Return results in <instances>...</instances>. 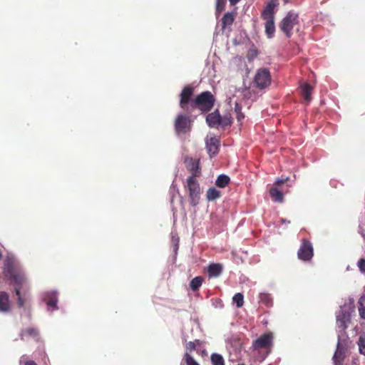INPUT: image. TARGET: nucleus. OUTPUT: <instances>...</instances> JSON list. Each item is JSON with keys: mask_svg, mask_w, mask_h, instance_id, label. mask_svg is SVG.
Returning <instances> with one entry per match:
<instances>
[{"mask_svg": "<svg viewBox=\"0 0 365 365\" xmlns=\"http://www.w3.org/2000/svg\"><path fill=\"white\" fill-rule=\"evenodd\" d=\"M215 102V97L210 91L202 92L190 103V111L197 108L202 113L209 112L213 108Z\"/></svg>", "mask_w": 365, "mask_h": 365, "instance_id": "nucleus-2", "label": "nucleus"}, {"mask_svg": "<svg viewBox=\"0 0 365 365\" xmlns=\"http://www.w3.org/2000/svg\"><path fill=\"white\" fill-rule=\"evenodd\" d=\"M240 0H230V3L231 5L234 6L237 4Z\"/></svg>", "mask_w": 365, "mask_h": 365, "instance_id": "nucleus-39", "label": "nucleus"}, {"mask_svg": "<svg viewBox=\"0 0 365 365\" xmlns=\"http://www.w3.org/2000/svg\"><path fill=\"white\" fill-rule=\"evenodd\" d=\"M277 0H271L264 7L262 12V19H274V9L278 6Z\"/></svg>", "mask_w": 365, "mask_h": 365, "instance_id": "nucleus-11", "label": "nucleus"}, {"mask_svg": "<svg viewBox=\"0 0 365 365\" xmlns=\"http://www.w3.org/2000/svg\"><path fill=\"white\" fill-rule=\"evenodd\" d=\"M225 0H216V11L220 13L225 9Z\"/></svg>", "mask_w": 365, "mask_h": 365, "instance_id": "nucleus-33", "label": "nucleus"}, {"mask_svg": "<svg viewBox=\"0 0 365 365\" xmlns=\"http://www.w3.org/2000/svg\"><path fill=\"white\" fill-rule=\"evenodd\" d=\"M264 20L265 21L264 31H265L266 36L268 38H272L274 36V32H275L274 19H264Z\"/></svg>", "mask_w": 365, "mask_h": 365, "instance_id": "nucleus-17", "label": "nucleus"}, {"mask_svg": "<svg viewBox=\"0 0 365 365\" xmlns=\"http://www.w3.org/2000/svg\"><path fill=\"white\" fill-rule=\"evenodd\" d=\"M220 197V192L215 187L209 188L207 191V198L208 200H215Z\"/></svg>", "mask_w": 365, "mask_h": 365, "instance_id": "nucleus-25", "label": "nucleus"}, {"mask_svg": "<svg viewBox=\"0 0 365 365\" xmlns=\"http://www.w3.org/2000/svg\"><path fill=\"white\" fill-rule=\"evenodd\" d=\"M200 344V340L196 339L194 341H189L186 344V349L190 351H192L195 349L196 345Z\"/></svg>", "mask_w": 365, "mask_h": 365, "instance_id": "nucleus-34", "label": "nucleus"}, {"mask_svg": "<svg viewBox=\"0 0 365 365\" xmlns=\"http://www.w3.org/2000/svg\"><path fill=\"white\" fill-rule=\"evenodd\" d=\"M290 1L291 0H283L284 4H287V3L290 2Z\"/></svg>", "mask_w": 365, "mask_h": 365, "instance_id": "nucleus-40", "label": "nucleus"}, {"mask_svg": "<svg viewBox=\"0 0 365 365\" xmlns=\"http://www.w3.org/2000/svg\"><path fill=\"white\" fill-rule=\"evenodd\" d=\"M220 125L223 127H226L228 125H230L232 123V117L230 114L225 115L224 116L220 117Z\"/></svg>", "mask_w": 365, "mask_h": 365, "instance_id": "nucleus-30", "label": "nucleus"}, {"mask_svg": "<svg viewBox=\"0 0 365 365\" xmlns=\"http://www.w3.org/2000/svg\"><path fill=\"white\" fill-rule=\"evenodd\" d=\"M185 359L187 365H200L189 354H185Z\"/></svg>", "mask_w": 365, "mask_h": 365, "instance_id": "nucleus-32", "label": "nucleus"}, {"mask_svg": "<svg viewBox=\"0 0 365 365\" xmlns=\"http://www.w3.org/2000/svg\"><path fill=\"white\" fill-rule=\"evenodd\" d=\"M237 120L240 121L242 118H244V115L240 112L238 113V115H237Z\"/></svg>", "mask_w": 365, "mask_h": 365, "instance_id": "nucleus-38", "label": "nucleus"}, {"mask_svg": "<svg viewBox=\"0 0 365 365\" xmlns=\"http://www.w3.org/2000/svg\"><path fill=\"white\" fill-rule=\"evenodd\" d=\"M271 74L269 69L262 68L257 71L254 80L253 84L255 87L258 89H264L271 84Z\"/></svg>", "mask_w": 365, "mask_h": 365, "instance_id": "nucleus-6", "label": "nucleus"}, {"mask_svg": "<svg viewBox=\"0 0 365 365\" xmlns=\"http://www.w3.org/2000/svg\"><path fill=\"white\" fill-rule=\"evenodd\" d=\"M19 363L20 365H37L34 361L26 359L24 355L21 357Z\"/></svg>", "mask_w": 365, "mask_h": 365, "instance_id": "nucleus-35", "label": "nucleus"}, {"mask_svg": "<svg viewBox=\"0 0 365 365\" xmlns=\"http://www.w3.org/2000/svg\"><path fill=\"white\" fill-rule=\"evenodd\" d=\"M344 358V351L342 349L337 348L333 356L334 364L342 365Z\"/></svg>", "mask_w": 365, "mask_h": 365, "instance_id": "nucleus-22", "label": "nucleus"}, {"mask_svg": "<svg viewBox=\"0 0 365 365\" xmlns=\"http://www.w3.org/2000/svg\"><path fill=\"white\" fill-rule=\"evenodd\" d=\"M230 181V178L226 175H220L217 177L215 184L219 187H226Z\"/></svg>", "mask_w": 365, "mask_h": 365, "instance_id": "nucleus-24", "label": "nucleus"}, {"mask_svg": "<svg viewBox=\"0 0 365 365\" xmlns=\"http://www.w3.org/2000/svg\"><path fill=\"white\" fill-rule=\"evenodd\" d=\"M233 302L236 304L237 307H242L244 304V297L241 293H237L232 297Z\"/></svg>", "mask_w": 365, "mask_h": 365, "instance_id": "nucleus-29", "label": "nucleus"}, {"mask_svg": "<svg viewBox=\"0 0 365 365\" xmlns=\"http://www.w3.org/2000/svg\"><path fill=\"white\" fill-rule=\"evenodd\" d=\"M222 265L220 263H212L207 267V273L210 277H217L222 272Z\"/></svg>", "mask_w": 365, "mask_h": 365, "instance_id": "nucleus-15", "label": "nucleus"}, {"mask_svg": "<svg viewBox=\"0 0 365 365\" xmlns=\"http://www.w3.org/2000/svg\"><path fill=\"white\" fill-rule=\"evenodd\" d=\"M3 274L11 284H15L14 292L17 297L18 307H26L30 301V295L26 292H21L26 277L19 263L14 257H7L4 260Z\"/></svg>", "mask_w": 365, "mask_h": 365, "instance_id": "nucleus-1", "label": "nucleus"}, {"mask_svg": "<svg viewBox=\"0 0 365 365\" xmlns=\"http://www.w3.org/2000/svg\"><path fill=\"white\" fill-rule=\"evenodd\" d=\"M289 178H278L274 182L273 186L269 189V195L272 200L275 202H282L284 200V192L285 191L284 183Z\"/></svg>", "mask_w": 365, "mask_h": 365, "instance_id": "nucleus-5", "label": "nucleus"}, {"mask_svg": "<svg viewBox=\"0 0 365 365\" xmlns=\"http://www.w3.org/2000/svg\"><path fill=\"white\" fill-rule=\"evenodd\" d=\"M313 88L309 83H304L301 86V94L304 100L308 103L311 99V95Z\"/></svg>", "mask_w": 365, "mask_h": 365, "instance_id": "nucleus-20", "label": "nucleus"}, {"mask_svg": "<svg viewBox=\"0 0 365 365\" xmlns=\"http://www.w3.org/2000/svg\"><path fill=\"white\" fill-rule=\"evenodd\" d=\"M175 130L178 135L190 132L192 128V121L186 115H178L175 120Z\"/></svg>", "mask_w": 365, "mask_h": 365, "instance_id": "nucleus-8", "label": "nucleus"}, {"mask_svg": "<svg viewBox=\"0 0 365 365\" xmlns=\"http://www.w3.org/2000/svg\"><path fill=\"white\" fill-rule=\"evenodd\" d=\"M43 301L46 303L47 306L50 308H53V309H57V302L58 298L56 293L55 292H49L46 294Z\"/></svg>", "mask_w": 365, "mask_h": 365, "instance_id": "nucleus-18", "label": "nucleus"}, {"mask_svg": "<svg viewBox=\"0 0 365 365\" xmlns=\"http://www.w3.org/2000/svg\"><path fill=\"white\" fill-rule=\"evenodd\" d=\"M235 14L233 12H227L225 14L221 19L222 29H224L226 27L231 26L235 21Z\"/></svg>", "mask_w": 365, "mask_h": 365, "instance_id": "nucleus-21", "label": "nucleus"}, {"mask_svg": "<svg viewBox=\"0 0 365 365\" xmlns=\"http://www.w3.org/2000/svg\"><path fill=\"white\" fill-rule=\"evenodd\" d=\"M358 309L361 318L365 319V295L360 297L358 302Z\"/></svg>", "mask_w": 365, "mask_h": 365, "instance_id": "nucleus-26", "label": "nucleus"}, {"mask_svg": "<svg viewBox=\"0 0 365 365\" xmlns=\"http://www.w3.org/2000/svg\"><path fill=\"white\" fill-rule=\"evenodd\" d=\"M210 359L212 365H225V360L223 357L219 354H212Z\"/></svg>", "mask_w": 365, "mask_h": 365, "instance_id": "nucleus-27", "label": "nucleus"}, {"mask_svg": "<svg viewBox=\"0 0 365 365\" xmlns=\"http://www.w3.org/2000/svg\"><path fill=\"white\" fill-rule=\"evenodd\" d=\"M184 188L188 193L190 205L192 207L197 205L200 199V187L197 178L188 177L184 184Z\"/></svg>", "mask_w": 365, "mask_h": 365, "instance_id": "nucleus-3", "label": "nucleus"}, {"mask_svg": "<svg viewBox=\"0 0 365 365\" xmlns=\"http://www.w3.org/2000/svg\"><path fill=\"white\" fill-rule=\"evenodd\" d=\"M314 256V249L312 242L307 239H302L299 249L297 251L298 258L304 262H309Z\"/></svg>", "mask_w": 365, "mask_h": 365, "instance_id": "nucleus-9", "label": "nucleus"}, {"mask_svg": "<svg viewBox=\"0 0 365 365\" xmlns=\"http://www.w3.org/2000/svg\"><path fill=\"white\" fill-rule=\"evenodd\" d=\"M219 146L220 140L216 138H211L207 142V150L210 157H212L218 153Z\"/></svg>", "mask_w": 365, "mask_h": 365, "instance_id": "nucleus-14", "label": "nucleus"}, {"mask_svg": "<svg viewBox=\"0 0 365 365\" xmlns=\"http://www.w3.org/2000/svg\"><path fill=\"white\" fill-rule=\"evenodd\" d=\"M298 14L292 11L287 13L286 16L282 19L279 24L281 31L285 34L287 38H290L292 35V29L294 26L298 24Z\"/></svg>", "mask_w": 365, "mask_h": 365, "instance_id": "nucleus-4", "label": "nucleus"}, {"mask_svg": "<svg viewBox=\"0 0 365 365\" xmlns=\"http://www.w3.org/2000/svg\"><path fill=\"white\" fill-rule=\"evenodd\" d=\"M358 267L360 271L365 273V259H360L358 262Z\"/></svg>", "mask_w": 365, "mask_h": 365, "instance_id": "nucleus-36", "label": "nucleus"}, {"mask_svg": "<svg viewBox=\"0 0 365 365\" xmlns=\"http://www.w3.org/2000/svg\"><path fill=\"white\" fill-rule=\"evenodd\" d=\"M188 169L190 172L192 173L190 177H194V178H197L200 177L201 175V169L200 167V160H191L188 165Z\"/></svg>", "mask_w": 365, "mask_h": 365, "instance_id": "nucleus-16", "label": "nucleus"}, {"mask_svg": "<svg viewBox=\"0 0 365 365\" xmlns=\"http://www.w3.org/2000/svg\"><path fill=\"white\" fill-rule=\"evenodd\" d=\"M204 279L201 276L195 277L193 278L190 283V287L193 291H197L201 287Z\"/></svg>", "mask_w": 365, "mask_h": 365, "instance_id": "nucleus-23", "label": "nucleus"}, {"mask_svg": "<svg viewBox=\"0 0 365 365\" xmlns=\"http://www.w3.org/2000/svg\"><path fill=\"white\" fill-rule=\"evenodd\" d=\"M38 331L34 327H29L24 329L20 332V339L24 340L25 338L32 337L36 338L38 336Z\"/></svg>", "mask_w": 365, "mask_h": 365, "instance_id": "nucleus-19", "label": "nucleus"}, {"mask_svg": "<svg viewBox=\"0 0 365 365\" xmlns=\"http://www.w3.org/2000/svg\"><path fill=\"white\" fill-rule=\"evenodd\" d=\"M194 93L193 87L190 86H186L182 89L180 93V106L182 109L191 113L190 111V103L193 101L191 99Z\"/></svg>", "mask_w": 365, "mask_h": 365, "instance_id": "nucleus-10", "label": "nucleus"}, {"mask_svg": "<svg viewBox=\"0 0 365 365\" xmlns=\"http://www.w3.org/2000/svg\"><path fill=\"white\" fill-rule=\"evenodd\" d=\"M235 110L237 113H240L241 110V108L237 103L235 105Z\"/></svg>", "mask_w": 365, "mask_h": 365, "instance_id": "nucleus-37", "label": "nucleus"}, {"mask_svg": "<svg viewBox=\"0 0 365 365\" xmlns=\"http://www.w3.org/2000/svg\"><path fill=\"white\" fill-rule=\"evenodd\" d=\"M273 343V336L270 332H266L262 334L259 338L253 341L252 347L255 351L260 349L270 350ZM268 351L266 355L263 357L264 359L268 354Z\"/></svg>", "mask_w": 365, "mask_h": 365, "instance_id": "nucleus-7", "label": "nucleus"}, {"mask_svg": "<svg viewBox=\"0 0 365 365\" xmlns=\"http://www.w3.org/2000/svg\"><path fill=\"white\" fill-rule=\"evenodd\" d=\"M12 308L11 302L9 299V295L7 292H0V312L8 313Z\"/></svg>", "mask_w": 365, "mask_h": 365, "instance_id": "nucleus-12", "label": "nucleus"}, {"mask_svg": "<svg viewBox=\"0 0 365 365\" xmlns=\"http://www.w3.org/2000/svg\"><path fill=\"white\" fill-rule=\"evenodd\" d=\"M221 115L218 110H215L212 113H209L206 117V122L209 127L215 128L220 125Z\"/></svg>", "mask_w": 365, "mask_h": 365, "instance_id": "nucleus-13", "label": "nucleus"}, {"mask_svg": "<svg viewBox=\"0 0 365 365\" xmlns=\"http://www.w3.org/2000/svg\"><path fill=\"white\" fill-rule=\"evenodd\" d=\"M357 344L359 346V353L365 356V334L359 336Z\"/></svg>", "mask_w": 365, "mask_h": 365, "instance_id": "nucleus-28", "label": "nucleus"}, {"mask_svg": "<svg viewBox=\"0 0 365 365\" xmlns=\"http://www.w3.org/2000/svg\"><path fill=\"white\" fill-rule=\"evenodd\" d=\"M259 299L262 302H263L266 305H269L272 304V298L269 294L261 293L259 294Z\"/></svg>", "mask_w": 365, "mask_h": 365, "instance_id": "nucleus-31", "label": "nucleus"}]
</instances>
